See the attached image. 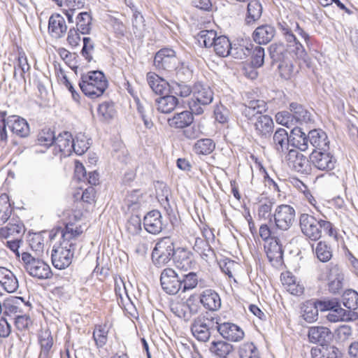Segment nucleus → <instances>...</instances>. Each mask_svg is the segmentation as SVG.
Masks as SVG:
<instances>
[{
    "label": "nucleus",
    "mask_w": 358,
    "mask_h": 358,
    "mask_svg": "<svg viewBox=\"0 0 358 358\" xmlns=\"http://www.w3.org/2000/svg\"><path fill=\"white\" fill-rule=\"evenodd\" d=\"M82 233L81 226L73 222L66 223L61 229L62 240L58 245L53 246L51 253L52 264L55 268L62 270L71 264L76 240Z\"/></svg>",
    "instance_id": "1"
},
{
    "label": "nucleus",
    "mask_w": 358,
    "mask_h": 358,
    "mask_svg": "<svg viewBox=\"0 0 358 358\" xmlns=\"http://www.w3.org/2000/svg\"><path fill=\"white\" fill-rule=\"evenodd\" d=\"M78 85L83 93L91 99L101 96L108 87V81L101 71H91L83 73Z\"/></svg>",
    "instance_id": "2"
},
{
    "label": "nucleus",
    "mask_w": 358,
    "mask_h": 358,
    "mask_svg": "<svg viewBox=\"0 0 358 358\" xmlns=\"http://www.w3.org/2000/svg\"><path fill=\"white\" fill-rule=\"evenodd\" d=\"M299 227L302 234L311 241L319 240L324 231L329 236L336 234L332 224L322 219L317 220L308 213H302L299 216Z\"/></svg>",
    "instance_id": "3"
},
{
    "label": "nucleus",
    "mask_w": 358,
    "mask_h": 358,
    "mask_svg": "<svg viewBox=\"0 0 358 358\" xmlns=\"http://www.w3.org/2000/svg\"><path fill=\"white\" fill-rule=\"evenodd\" d=\"M20 262L27 273L33 278L45 280L52 276L50 266L43 259L34 257L28 252H22Z\"/></svg>",
    "instance_id": "4"
},
{
    "label": "nucleus",
    "mask_w": 358,
    "mask_h": 358,
    "mask_svg": "<svg viewBox=\"0 0 358 358\" xmlns=\"http://www.w3.org/2000/svg\"><path fill=\"white\" fill-rule=\"evenodd\" d=\"M213 101V92L208 85L196 83L193 86V93L188 104L194 115H201L206 108Z\"/></svg>",
    "instance_id": "5"
},
{
    "label": "nucleus",
    "mask_w": 358,
    "mask_h": 358,
    "mask_svg": "<svg viewBox=\"0 0 358 358\" xmlns=\"http://www.w3.org/2000/svg\"><path fill=\"white\" fill-rule=\"evenodd\" d=\"M176 252L173 239L169 237L161 238L155 245L152 252V259L158 266L166 264Z\"/></svg>",
    "instance_id": "6"
},
{
    "label": "nucleus",
    "mask_w": 358,
    "mask_h": 358,
    "mask_svg": "<svg viewBox=\"0 0 358 358\" xmlns=\"http://www.w3.org/2000/svg\"><path fill=\"white\" fill-rule=\"evenodd\" d=\"M211 317L199 315L191 324L190 329L193 336L200 342H207L213 331L216 329L217 320Z\"/></svg>",
    "instance_id": "7"
},
{
    "label": "nucleus",
    "mask_w": 358,
    "mask_h": 358,
    "mask_svg": "<svg viewBox=\"0 0 358 358\" xmlns=\"http://www.w3.org/2000/svg\"><path fill=\"white\" fill-rule=\"evenodd\" d=\"M295 215V210L292 206L286 204L278 206L273 213L276 229L282 233L288 231L294 222Z\"/></svg>",
    "instance_id": "8"
},
{
    "label": "nucleus",
    "mask_w": 358,
    "mask_h": 358,
    "mask_svg": "<svg viewBox=\"0 0 358 358\" xmlns=\"http://www.w3.org/2000/svg\"><path fill=\"white\" fill-rule=\"evenodd\" d=\"M178 64H180V62L173 49L162 48L155 54L154 65L159 71L172 73Z\"/></svg>",
    "instance_id": "9"
},
{
    "label": "nucleus",
    "mask_w": 358,
    "mask_h": 358,
    "mask_svg": "<svg viewBox=\"0 0 358 358\" xmlns=\"http://www.w3.org/2000/svg\"><path fill=\"white\" fill-rule=\"evenodd\" d=\"M160 282L163 290L171 295L182 292L180 273H176L173 268H166L161 273Z\"/></svg>",
    "instance_id": "10"
},
{
    "label": "nucleus",
    "mask_w": 358,
    "mask_h": 358,
    "mask_svg": "<svg viewBox=\"0 0 358 358\" xmlns=\"http://www.w3.org/2000/svg\"><path fill=\"white\" fill-rule=\"evenodd\" d=\"M328 150H313L310 155V162L317 169L329 171L335 168L336 159Z\"/></svg>",
    "instance_id": "11"
},
{
    "label": "nucleus",
    "mask_w": 358,
    "mask_h": 358,
    "mask_svg": "<svg viewBox=\"0 0 358 358\" xmlns=\"http://www.w3.org/2000/svg\"><path fill=\"white\" fill-rule=\"evenodd\" d=\"M4 116L5 128L6 127L16 136L20 138H26L29 135L30 129L27 121L16 115H8L6 111Z\"/></svg>",
    "instance_id": "12"
},
{
    "label": "nucleus",
    "mask_w": 358,
    "mask_h": 358,
    "mask_svg": "<svg viewBox=\"0 0 358 358\" xmlns=\"http://www.w3.org/2000/svg\"><path fill=\"white\" fill-rule=\"evenodd\" d=\"M328 289L332 294L339 293L343 287L344 274L341 266L331 263L328 266Z\"/></svg>",
    "instance_id": "13"
},
{
    "label": "nucleus",
    "mask_w": 358,
    "mask_h": 358,
    "mask_svg": "<svg viewBox=\"0 0 358 358\" xmlns=\"http://www.w3.org/2000/svg\"><path fill=\"white\" fill-rule=\"evenodd\" d=\"M275 238L265 244L264 250L269 262L279 263L282 260L283 256L282 244L287 241V237L285 233L281 232Z\"/></svg>",
    "instance_id": "14"
},
{
    "label": "nucleus",
    "mask_w": 358,
    "mask_h": 358,
    "mask_svg": "<svg viewBox=\"0 0 358 358\" xmlns=\"http://www.w3.org/2000/svg\"><path fill=\"white\" fill-rule=\"evenodd\" d=\"M216 329L225 340L231 342H239L245 336L243 330L231 322L216 323Z\"/></svg>",
    "instance_id": "15"
},
{
    "label": "nucleus",
    "mask_w": 358,
    "mask_h": 358,
    "mask_svg": "<svg viewBox=\"0 0 358 358\" xmlns=\"http://www.w3.org/2000/svg\"><path fill=\"white\" fill-rule=\"evenodd\" d=\"M288 165L296 171L301 173H307L310 171V160L294 149L288 151L286 156Z\"/></svg>",
    "instance_id": "16"
},
{
    "label": "nucleus",
    "mask_w": 358,
    "mask_h": 358,
    "mask_svg": "<svg viewBox=\"0 0 358 358\" xmlns=\"http://www.w3.org/2000/svg\"><path fill=\"white\" fill-rule=\"evenodd\" d=\"M267 110V104L263 100L253 99L245 102L242 108V115L248 120H257V117L263 115Z\"/></svg>",
    "instance_id": "17"
},
{
    "label": "nucleus",
    "mask_w": 358,
    "mask_h": 358,
    "mask_svg": "<svg viewBox=\"0 0 358 358\" xmlns=\"http://www.w3.org/2000/svg\"><path fill=\"white\" fill-rule=\"evenodd\" d=\"M308 337L310 343H318L322 347V345H327L332 340L333 334L326 327L315 326L309 328Z\"/></svg>",
    "instance_id": "18"
},
{
    "label": "nucleus",
    "mask_w": 358,
    "mask_h": 358,
    "mask_svg": "<svg viewBox=\"0 0 358 358\" xmlns=\"http://www.w3.org/2000/svg\"><path fill=\"white\" fill-rule=\"evenodd\" d=\"M253 127L257 136L261 138H268L273 132L274 123L269 115H261L257 117Z\"/></svg>",
    "instance_id": "19"
},
{
    "label": "nucleus",
    "mask_w": 358,
    "mask_h": 358,
    "mask_svg": "<svg viewBox=\"0 0 358 358\" xmlns=\"http://www.w3.org/2000/svg\"><path fill=\"white\" fill-rule=\"evenodd\" d=\"M162 217L159 210H154L146 214L143 220L145 229L150 234H157L164 228Z\"/></svg>",
    "instance_id": "20"
},
{
    "label": "nucleus",
    "mask_w": 358,
    "mask_h": 358,
    "mask_svg": "<svg viewBox=\"0 0 358 358\" xmlns=\"http://www.w3.org/2000/svg\"><path fill=\"white\" fill-rule=\"evenodd\" d=\"M291 144V135L282 128L278 129L273 134L271 145L278 154H286Z\"/></svg>",
    "instance_id": "21"
},
{
    "label": "nucleus",
    "mask_w": 358,
    "mask_h": 358,
    "mask_svg": "<svg viewBox=\"0 0 358 358\" xmlns=\"http://www.w3.org/2000/svg\"><path fill=\"white\" fill-rule=\"evenodd\" d=\"M67 30V26L64 18L60 14H52L48 20V31L50 35L56 38L64 36Z\"/></svg>",
    "instance_id": "22"
},
{
    "label": "nucleus",
    "mask_w": 358,
    "mask_h": 358,
    "mask_svg": "<svg viewBox=\"0 0 358 358\" xmlns=\"http://www.w3.org/2000/svg\"><path fill=\"white\" fill-rule=\"evenodd\" d=\"M0 285L6 292L14 293L19 287V282L13 272L0 266Z\"/></svg>",
    "instance_id": "23"
},
{
    "label": "nucleus",
    "mask_w": 358,
    "mask_h": 358,
    "mask_svg": "<svg viewBox=\"0 0 358 358\" xmlns=\"http://www.w3.org/2000/svg\"><path fill=\"white\" fill-rule=\"evenodd\" d=\"M308 139L310 145L317 150L329 149V141L327 134L321 129H313L308 132Z\"/></svg>",
    "instance_id": "24"
},
{
    "label": "nucleus",
    "mask_w": 358,
    "mask_h": 358,
    "mask_svg": "<svg viewBox=\"0 0 358 358\" xmlns=\"http://www.w3.org/2000/svg\"><path fill=\"white\" fill-rule=\"evenodd\" d=\"M146 79L150 87L156 94L164 95L170 91L171 84L155 73L148 72Z\"/></svg>",
    "instance_id": "25"
},
{
    "label": "nucleus",
    "mask_w": 358,
    "mask_h": 358,
    "mask_svg": "<svg viewBox=\"0 0 358 358\" xmlns=\"http://www.w3.org/2000/svg\"><path fill=\"white\" fill-rule=\"evenodd\" d=\"M25 231V227L22 221L17 217H13L5 227L0 229V236L8 238L10 236H16L20 238Z\"/></svg>",
    "instance_id": "26"
},
{
    "label": "nucleus",
    "mask_w": 358,
    "mask_h": 358,
    "mask_svg": "<svg viewBox=\"0 0 358 358\" xmlns=\"http://www.w3.org/2000/svg\"><path fill=\"white\" fill-rule=\"evenodd\" d=\"M173 261L176 268L180 271V273L188 271L192 269L195 264L189 252L181 248L176 250Z\"/></svg>",
    "instance_id": "27"
},
{
    "label": "nucleus",
    "mask_w": 358,
    "mask_h": 358,
    "mask_svg": "<svg viewBox=\"0 0 358 358\" xmlns=\"http://www.w3.org/2000/svg\"><path fill=\"white\" fill-rule=\"evenodd\" d=\"M38 342L41 348L39 358H52L54 352V341L50 331L47 329L41 331L38 336Z\"/></svg>",
    "instance_id": "28"
},
{
    "label": "nucleus",
    "mask_w": 358,
    "mask_h": 358,
    "mask_svg": "<svg viewBox=\"0 0 358 358\" xmlns=\"http://www.w3.org/2000/svg\"><path fill=\"white\" fill-rule=\"evenodd\" d=\"M200 301L206 309L211 311L217 310L221 307L219 294L210 289L203 291L200 296Z\"/></svg>",
    "instance_id": "29"
},
{
    "label": "nucleus",
    "mask_w": 358,
    "mask_h": 358,
    "mask_svg": "<svg viewBox=\"0 0 358 358\" xmlns=\"http://www.w3.org/2000/svg\"><path fill=\"white\" fill-rule=\"evenodd\" d=\"M275 29L270 24H263L255 29L252 34L254 41L258 44H267L274 37Z\"/></svg>",
    "instance_id": "30"
},
{
    "label": "nucleus",
    "mask_w": 358,
    "mask_h": 358,
    "mask_svg": "<svg viewBox=\"0 0 358 358\" xmlns=\"http://www.w3.org/2000/svg\"><path fill=\"white\" fill-rule=\"evenodd\" d=\"M194 113L190 110H184L174 115L171 118L168 119V124L171 127L175 129H183L189 127L194 120Z\"/></svg>",
    "instance_id": "31"
},
{
    "label": "nucleus",
    "mask_w": 358,
    "mask_h": 358,
    "mask_svg": "<svg viewBox=\"0 0 358 358\" xmlns=\"http://www.w3.org/2000/svg\"><path fill=\"white\" fill-rule=\"evenodd\" d=\"M24 301L20 296H9L2 303V312L5 315L13 316L22 312Z\"/></svg>",
    "instance_id": "32"
},
{
    "label": "nucleus",
    "mask_w": 358,
    "mask_h": 358,
    "mask_svg": "<svg viewBox=\"0 0 358 358\" xmlns=\"http://www.w3.org/2000/svg\"><path fill=\"white\" fill-rule=\"evenodd\" d=\"M72 143H73V140L71 134L69 131H64L55 137L54 144L64 156H69L73 152Z\"/></svg>",
    "instance_id": "33"
},
{
    "label": "nucleus",
    "mask_w": 358,
    "mask_h": 358,
    "mask_svg": "<svg viewBox=\"0 0 358 358\" xmlns=\"http://www.w3.org/2000/svg\"><path fill=\"white\" fill-rule=\"evenodd\" d=\"M313 358H342L341 351L334 345H322V347L311 350Z\"/></svg>",
    "instance_id": "34"
},
{
    "label": "nucleus",
    "mask_w": 358,
    "mask_h": 358,
    "mask_svg": "<svg viewBox=\"0 0 358 358\" xmlns=\"http://www.w3.org/2000/svg\"><path fill=\"white\" fill-rule=\"evenodd\" d=\"M209 351L217 358H228L234 351V347L224 341H214L210 345Z\"/></svg>",
    "instance_id": "35"
},
{
    "label": "nucleus",
    "mask_w": 358,
    "mask_h": 358,
    "mask_svg": "<svg viewBox=\"0 0 358 358\" xmlns=\"http://www.w3.org/2000/svg\"><path fill=\"white\" fill-rule=\"evenodd\" d=\"M157 109L162 113H171L178 104V99L173 95L164 94L156 99Z\"/></svg>",
    "instance_id": "36"
},
{
    "label": "nucleus",
    "mask_w": 358,
    "mask_h": 358,
    "mask_svg": "<svg viewBox=\"0 0 358 358\" xmlns=\"http://www.w3.org/2000/svg\"><path fill=\"white\" fill-rule=\"evenodd\" d=\"M291 145L301 151L308 150L310 145L308 135L299 127L293 128L291 131Z\"/></svg>",
    "instance_id": "37"
},
{
    "label": "nucleus",
    "mask_w": 358,
    "mask_h": 358,
    "mask_svg": "<svg viewBox=\"0 0 358 358\" xmlns=\"http://www.w3.org/2000/svg\"><path fill=\"white\" fill-rule=\"evenodd\" d=\"M319 310L317 301H307L301 306V316L306 322H313L317 320Z\"/></svg>",
    "instance_id": "38"
},
{
    "label": "nucleus",
    "mask_w": 358,
    "mask_h": 358,
    "mask_svg": "<svg viewBox=\"0 0 358 358\" xmlns=\"http://www.w3.org/2000/svg\"><path fill=\"white\" fill-rule=\"evenodd\" d=\"M289 110L296 122L308 123L311 121L310 113L302 105L292 102L289 104Z\"/></svg>",
    "instance_id": "39"
},
{
    "label": "nucleus",
    "mask_w": 358,
    "mask_h": 358,
    "mask_svg": "<svg viewBox=\"0 0 358 358\" xmlns=\"http://www.w3.org/2000/svg\"><path fill=\"white\" fill-rule=\"evenodd\" d=\"M231 44L229 38L225 36H219L213 46L216 55L220 57H227L230 55L231 51Z\"/></svg>",
    "instance_id": "40"
},
{
    "label": "nucleus",
    "mask_w": 358,
    "mask_h": 358,
    "mask_svg": "<svg viewBox=\"0 0 358 358\" xmlns=\"http://www.w3.org/2000/svg\"><path fill=\"white\" fill-rule=\"evenodd\" d=\"M92 17L87 12H80L76 17V28L82 34H88L92 29Z\"/></svg>",
    "instance_id": "41"
},
{
    "label": "nucleus",
    "mask_w": 358,
    "mask_h": 358,
    "mask_svg": "<svg viewBox=\"0 0 358 358\" xmlns=\"http://www.w3.org/2000/svg\"><path fill=\"white\" fill-rule=\"evenodd\" d=\"M98 116L101 121L108 122L114 118L116 114L113 101H104L98 107Z\"/></svg>",
    "instance_id": "42"
},
{
    "label": "nucleus",
    "mask_w": 358,
    "mask_h": 358,
    "mask_svg": "<svg viewBox=\"0 0 358 358\" xmlns=\"http://www.w3.org/2000/svg\"><path fill=\"white\" fill-rule=\"evenodd\" d=\"M262 7L261 3L256 0L251 1L248 4L247 15L245 22L250 24L258 20L262 16Z\"/></svg>",
    "instance_id": "43"
},
{
    "label": "nucleus",
    "mask_w": 358,
    "mask_h": 358,
    "mask_svg": "<svg viewBox=\"0 0 358 358\" xmlns=\"http://www.w3.org/2000/svg\"><path fill=\"white\" fill-rule=\"evenodd\" d=\"M193 249L205 260H207L208 257L214 254V251L210 245V243L200 237L195 238Z\"/></svg>",
    "instance_id": "44"
},
{
    "label": "nucleus",
    "mask_w": 358,
    "mask_h": 358,
    "mask_svg": "<svg viewBox=\"0 0 358 358\" xmlns=\"http://www.w3.org/2000/svg\"><path fill=\"white\" fill-rule=\"evenodd\" d=\"M269 55L273 62H280L288 59L289 52L282 43H274L270 45Z\"/></svg>",
    "instance_id": "45"
},
{
    "label": "nucleus",
    "mask_w": 358,
    "mask_h": 358,
    "mask_svg": "<svg viewBox=\"0 0 358 358\" xmlns=\"http://www.w3.org/2000/svg\"><path fill=\"white\" fill-rule=\"evenodd\" d=\"M314 252L317 258L321 262H328L333 256L331 246L324 241H320L317 243Z\"/></svg>",
    "instance_id": "46"
},
{
    "label": "nucleus",
    "mask_w": 358,
    "mask_h": 358,
    "mask_svg": "<svg viewBox=\"0 0 358 358\" xmlns=\"http://www.w3.org/2000/svg\"><path fill=\"white\" fill-rule=\"evenodd\" d=\"M215 144L210 138L198 140L193 146V150L196 155H208L213 152Z\"/></svg>",
    "instance_id": "47"
},
{
    "label": "nucleus",
    "mask_w": 358,
    "mask_h": 358,
    "mask_svg": "<svg viewBox=\"0 0 358 358\" xmlns=\"http://www.w3.org/2000/svg\"><path fill=\"white\" fill-rule=\"evenodd\" d=\"M180 281L182 285V292L194 289L198 285V275L196 273L189 271L180 272Z\"/></svg>",
    "instance_id": "48"
},
{
    "label": "nucleus",
    "mask_w": 358,
    "mask_h": 358,
    "mask_svg": "<svg viewBox=\"0 0 358 358\" xmlns=\"http://www.w3.org/2000/svg\"><path fill=\"white\" fill-rule=\"evenodd\" d=\"M218 38L217 32L213 29L201 30L197 35V41L200 45L206 48H212L214 41Z\"/></svg>",
    "instance_id": "49"
},
{
    "label": "nucleus",
    "mask_w": 358,
    "mask_h": 358,
    "mask_svg": "<svg viewBox=\"0 0 358 358\" xmlns=\"http://www.w3.org/2000/svg\"><path fill=\"white\" fill-rule=\"evenodd\" d=\"M73 152H74L78 155L84 154L90 148V143L88 142L89 139L83 133L77 134L75 138H73Z\"/></svg>",
    "instance_id": "50"
},
{
    "label": "nucleus",
    "mask_w": 358,
    "mask_h": 358,
    "mask_svg": "<svg viewBox=\"0 0 358 358\" xmlns=\"http://www.w3.org/2000/svg\"><path fill=\"white\" fill-rule=\"evenodd\" d=\"M342 303L350 311L357 310L358 308V292L352 289L345 290L342 295Z\"/></svg>",
    "instance_id": "51"
},
{
    "label": "nucleus",
    "mask_w": 358,
    "mask_h": 358,
    "mask_svg": "<svg viewBox=\"0 0 358 358\" xmlns=\"http://www.w3.org/2000/svg\"><path fill=\"white\" fill-rule=\"evenodd\" d=\"M12 212L13 208L8 195L1 194L0 196V224H5L10 219Z\"/></svg>",
    "instance_id": "52"
},
{
    "label": "nucleus",
    "mask_w": 358,
    "mask_h": 358,
    "mask_svg": "<svg viewBox=\"0 0 358 358\" xmlns=\"http://www.w3.org/2000/svg\"><path fill=\"white\" fill-rule=\"evenodd\" d=\"M250 48L251 57V64L252 67L259 68L264 64L265 52L264 48L259 45H250Z\"/></svg>",
    "instance_id": "53"
},
{
    "label": "nucleus",
    "mask_w": 358,
    "mask_h": 358,
    "mask_svg": "<svg viewBox=\"0 0 358 358\" xmlns=\"http://www.w3.org/2000/svg\"><path fill=\"white\" fill-rule=\"evenodd\" d=\"M108 331L105 326L96 325L93 331V339L97 348H103L108 341Z\"/></svg>",
    "instance_id": "54"
},
{
    "label": "nucleus",
    "mask_w": 358,
    "mask_h": 358,
    "mask_svg": "<svg viewBox=\"0 0 358 358\" xmlns=\"http://www.w3.org/2000/svg\"><path fill=\"white\" fill-rule=\"evenodd\" d=\"M288 44V52L294 54L298 59L302 60L304 62H308V55L301 43L295 37L294 41H287Z\"/></svg>",
    "instance_id": "55"
},
{
    "label": "nucleus",
    "mask_w": 358,
    "mask_h": 358,
    "mask_svg": "<svg viewBox=\"0 0 358 358\" xmlns=\"http://www.w3.org/2000/svg\"><path fill=\"white\" fill-rule=\"evenodd\" d=\"M240 358H260L259 352L253 343H245L239 347Z\"/></svg>",
    "instance_id": "56"
},
{
    "label": "nucleus",
    "mask_w": 358,
    "mask_h": 358,
    "mask_svg": "<svg viewBox=\"0 0 358 358\" xmlns=\"http://www.w3.org/2000/svg\"><path fill=\"white\" fill-rule=\"evenodd\" d=\"M170 92L180 97H187L193 93V87L185 84L184 82H173L171 84Z\"/></svg>",
    "instance_id": "57"
},
{
    "label": "nucleus",
    "mask_w": 358,
    "mask_h": 358,
    "mask_svg": "<svg viewBox=\"0 0 358 358\" xmlns=\"http://www.w3.org/2000/svg\"><path fill=\"white\" fill-rule=\"evenodd\" d=\"M13 77H17V71L20 70V78L25 80V74L30 71V65L28 63L27 58L24 52H20L17 58V64L15 66Z\"/></svg>",
    "instance_id": "58"
},
{
    "label": "nucleus",
    "mask_w": 358,
    "mask_h": 358,
    "mask_svg": "<svg viewBox=\"0 0 358 358\" xmlns=\"http://www.w3.org/2000/svg\"><path fill=\"white\" fill-rule=\"evenodd\" d=\"M27 241L31 249L35 252L36 255L43 252L44 243L43 237L41 234H29Z\"/></svg>",
    "instance_id": "59"
},
{
    "label": "nucleus",
    "mask_w": 358,
    "mask_h": 358,
    "mask_svg": "<svg viewBox=\"0 0 358 358\" xmlns=\"http://www.w3.org/2000/svg\"><path fill=\"white\" fill-rule=\"evenodd\" d=\"M126 230L132 236L138 234L142 230L141 217L136 215H131L126 223Z\"/></svg>",
    "instance_id": "60"
},
{
    "label": "nucleus",
    "mask_w": 358,
    "mask_h": 358,
    "mask_svg": "<svg viewBox=\"0 0 358 358\" xmlns=\"http://www.w3.org/2000/svg\"><path fill=\"white\" fill-rule=\"evenodd\" d=\"M273 204L274 202L271 200L261 203L257 210L259 218L261 220H268L271 221L272 217H273V214L271 213Z\"/></svg>",
    "instance_id": "61"
},
{
    "label": "nucleus",
    "mask_w": 358,
    "mask_h": 358,
    "mask_svg": "<svg viewBox=\"0 0 358 358\" xmlns=\"http://www.w3.org/2000/svg\"><path fill=\"white\" fill-rule=\"evenodd\" d=\"M350 311H347L341 307L331 310L327 315V317L329 321L336 322L338 321H344L349 319Z\"/></svg>",
    "instance_id": "62"
},
{
    "label": "nucleus",
    "mask_w": 358,
    "mask_h": 358,
    "mask_svg": "<svg viewBox=\"0 0 358 358\" xmlns=\"http://www.w3.org/2000/svg\"><path fill=\"white\" fill-rule=\"evenodd\" d=\"M220 267L223 273L229 278L234 277V273L239 267V264L230 259H225L220 262Z\"/></svg>",
    "instance_id": "63"
},
{
    "label": "nucleus",
    "mask_w": 358,
    "mask_h": 358,
    "mask_svg": "<svg viewBox=\"0 0 358 358\" xmlns=\"http://www.w3.org/2000/svg\"><path fill=\"white\" fill-rule=\"evenodd\" d=\"M142 194L139 189H134L129 192L124 199L125 205L133 210L138 208Z\"/></svg>",
    "instance_id": "64"
}]
</instances>
